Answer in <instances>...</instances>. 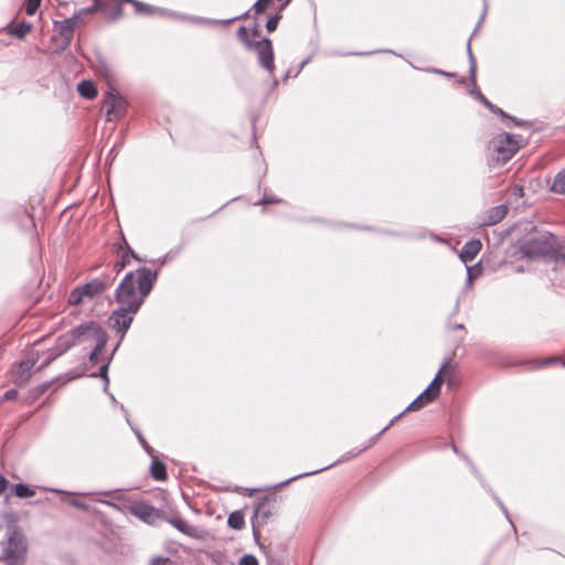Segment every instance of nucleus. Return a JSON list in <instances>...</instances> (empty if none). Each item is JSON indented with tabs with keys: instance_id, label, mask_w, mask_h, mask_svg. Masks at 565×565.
<instances>
[{
	"instance_id": "f257e3e1",
	"label": "nucleus",
	"mask_w": 565,
	"mask_h": 565,
	"mask_svg": "<svg viewBox=\"0 0 565 565\" xmlns=\"http://www.w3.org/2000/svg\"><path fill=\"white\" fill-rule=\"evenodd\" d=\"M158 278V271L140 267L125 275L118 285L115 298L119 303L109 317L110 324L120 335V341L130 328L134 316L140 309L146 297L152 290Z\"/></svg>"
},
{
	"instance_id": "f03ea898",
	"label": "nucleus",
	"mask_w": 565,
	"mask_h": 565,
	"mask_svg": "<svg viewBox=\"0 0 565 565\" xmlns=\"http://www.w3.org/2000/svg\"><path fill=\"white\" fill-rule=\"evenodd\" d=\"M2 554L0 562L4 565H25L29 552V541L22 529L14 520L6 527V536L1 542Z\"/></svg>"
},
{
	"instance_id": "7ed1b4c3",
	"label": "nucleus",
	"mask_w": 565,
	"mask_h": 565,
	"mask_svg": "<svg viewBox=\"0 0 565 565\" xmlns=\"http://www.w3.org/2000/svg\"><path fill=\"white\" fill-rule=\"evenodd\" d=\"M66 337L71 338V340L65 342L66 348L75 345L76 342H88L93 344V350L89 354V362L93 364H97L100 361V354L108 341L106 331L94 321L79 324L72 329L68 335L61 337L60 340L66 339Z\"/></svg>"
},
{
	"instance_id": "20e7f679",
	"label": "nucleus",
	"mask_w": 565,
	"mask_h": 565,
	"mask_svg": "<svg viewBox=\"0 0 565 565\" xmlns=\"http://www.w3.org/2000/svg\"><path fill=\"white\" fill-rule=\"evenodd\" d=\"M237 39L243 43L246 50L257 54L259 65L266 70L270 76L275 72V54L273 42L268 38L254 41L249 38V30L246 26H239L236 31Z\"/></svg>"
},
{
	"instance_id": "39448f33",
	"label": "nucleus",
	"mask_w": 565,
	"mask_h": 565,
	"mask_svg": "<svg viewBox=\"0 0 565 565\" xmlns=\"http://www.w3.org/2000/svg\"><path fill=\"white\" fill-rule=\"evenodd\" d=\"M115 282L114 275H100L86 284L76 286L67 297L70 306H79L104 294Z\"/></svg>"
},
{
	"instance_id": "423d86ee",
	"label": "nucleus",
	"mask_w": 565,
	"mask_h": 565,
	"mask_svg": "<svg viewBox=\"0 0 565 565\" xmlns=\"http://www.w3.org/2000/svg\"><path fill=\"white\" fill-rule=\"evenodd\" d=\"M278 512V498L276 493L267 494L260 498L254 505V514L252 518L253 534L257 539L259 536L258 527L266 524L271 516Z\"/></svg>"
},
{
	"instance_id": "0eeeda50",
	"label": "nucleus",
	"mask_w": 565,
	"mask_h": 565,
	"mask_svg": "<svg viewBox=\"0 0 565 565\" xmlns=\"http://www.w3.org/2000/svg\"><path fill=\"white\" fill-rule=\"evenodd\" d=\"M79 24V14H74L63 21L54 22V34L51 41L54 43L56 51L64 52L70 47L75 30Z\"/></svg>"
},
{
	"instance_id": "6e6552de",
	"label": "nucleus",
	"mask_w": 565,
	"mask_h": 565,
	"mask_svg": "<svg viewBox=\"0 0 565 565\" xmlns=\"http://www.w3.org/2000/svg\"><path fill=\"white\" fill-rule=\"evenodd\" d=\"M557 245L556 236L544 232L524 242L521 250L529 257L547 256L556 252Z\"/></svg>"
},
{
	"instance_id": "1a4fd4ad",
	"label": "nucleus",
	"mask_w": 565,
	"mask_h": 565,
	"mask_svg": "<svg viewBox=\"0 0 565 565\" xmlns=\"http://www.w3.org/2000/svg\"><path fill=\"white\" fill-rule=\"evenodd\" d=\"M519 150V143L510 134L498 136L491 146V160L498 164L508 162Z\"/></svg>"
},
{
	"instance_id": "9d476101",
	"label": "nucleus",
	"mask_w": 565,
	"mask_h": 565,
	"mask_svg": "<svg viewBox=\"0 0 565 565\" xmlns=\"http://www.w3.org/2000/svg\"><path fill=\"white\" fill-rule=\"evenodd\" d=\"M103 108L106 110V120L116 121L125 115L127 102L116 88L109 86L103 98Z\"/></svg>"
},
{
	"instance_id": "9b49d317",
	"label": "nucleus",
	"mask_w": 565,
	"mask_h": 565,
	"mask_svg": "<svg viewBox=\"0 0 565 565\" xmlns=\"http://www.w3.org/2000/svg\"><path fill=\"white\" fill-rule=\"evenodd\" d=\"M454 375L455 366L450 364L449 361H445L434 380L428 386H426V404L434 401L438 396L440 386L444 382H448L449 385L451 384Z\"/></svg>"
},
{
	"instance_id": "f8f14e48",
	"label": "nucleus",
	"mask_w": 565,
	"mask_h": 565,
	"mask_svg": "<svg viewBox=\"0 0 565 565\" xmlns=\"http://www.w3.org/2000/svg\"><path fill=\"white\" fill-rule=\"evenodd\" d=\"M130 512L132 515L139 518L140 520L149 523L154 524L158 520L163 519L164 512H162L159 509H156L154 507L143 502L138 501L131 504Z\"/></svg>"
},
{
	"instance_id": "ddd939ff",
	"label": "nucleus",
	"mask_w": 565,
	"mask_h": 565,
	"mask_svg": "<svg viewBox=\"0 0 565 565\" xmlns=\"http://www.w3.org/2000/svg\"><path fill=\"white\" fill-rule=\"evenodd\" d=\"M113 248L114 252L119 256L118 260L124 262L125 266H128L130 264L131 258L139 263L145 262V259L141 258L137 253H135L134 249L129 246L122 232H120V242L115 243L113 245Z\"/></svg>"
},
{
	"instance_id": "4468645a",
	"label": "nucleus",
	"mask_w": 565,
	"mask_h": 565,
	"mask_svg": "<svg viewBox=\"0 0 565 565\" xmlns=\"http://www.w3.org/2000/svg\"><path fill=\"white\" fill-rule=\"evenodd\" d=\"M163 520L171 524L173 527H175L179 532L188 535L189 537L198 539L200 536L199 531L195 526L190 525L185 520L178 515L169 518L163 515Z\"/></svg>"
},
{
	"instance_id": "2eb2a0df",
	"label": "nucleus",
	"mask_w": 565,
	"mask_h": 565,
	"mask_svg": "<svg viewBox=\"0 0 565 565\" xmlns=\"http://www.w3.org/2000/svg\"><path fill=\"white\" fill-rule=\"evenodd\" d=\"M34 361H22L19 363L15 372L13 373V382L17 385H25L32 376V367L34 366Z\"/></svg>"
},
{
	"instance_id": "dca6fc26",
	"label": "nucleus",
	"mask_w": 565,
	"mask_h": 565,
	"mask_svg": "<svg viewBox=\"0 0 565 565\" xmlns=\"http://www.w3.org/2000/svg\"><path fill=\"white\" fill-rule=\"evenodd\" d=\"M507 213H508V207L504 204L492 206L486 212L483 220H482V225H484V226L495 225L504 218Z\"/></svg>"
},
{
	"instance_id": "f3484780",
	"label": "nucleus",
	"mask_w": 565,
	"mask_h": 565,
	"mask_svg": "<svg viewBox=\"0 0 565 565\" xmlns=\"http://www.w3.org/2000/svg\"><path fill=\"white\" fill-rule=\"evenodd\" d=\"M481 247L482 244L479 239H470L462 246L459 253V258L465 264H468L476 258V256L480 253Z\"/></svg>"
},
{
	"instance_id": "a211bd4d",
	"label": "nucleus",
	"mask_w": 565,
	"mask_h": 565,
	"mask_svg": "<svg viewBox=\"0 0 565 565\" xmlns=\"http://www.w3.org/2000/svg\"><path fill=\"white\" fill-rule=\"evenodd\" d=\"M423 407H424V392H422L402 413L394 416L391 419L390 424L387 426H385L381 433H384L385 430H387L394 423H396L407 412L419 411Z\"/></svg>"
},
{
	"instance_id": "6ab92c4d",
	"label": "nucleus",
	"mask_w": 565,
	"mask_h": 565,
	"mask_svg": "<svg viewBox=\"0 0 565 565\" xmlns=\"http://www.w3.org/2000/svg\"><path fill=\"white\" fill-rule=\"evenodd\" d=\"M150 476L156 481H166L168 479L167 467L158 458H152L150 466Z\"/></svg>"
},
{
	"instance_id": "aec40b11",
	"label": "nucleus",
	"mask_w": 565,
	"mask_h": 565,
	"mask_svg": "<svg viewBox=\"0 0 565 565\" xmlns=\"http://www.w3.org/2000/svg\"><path fill=\"white\" fill-rule=\"evenodd\" d=\"M375 440H371L369 444L364 445L362 448H359V449H353L349 452H347L341 459H339L338 461H335L334 463H331L324 468H321V469H318V470H315L312 472H309V475H313V473H317V472H320V471H323L337 463H340V462H344V461H348L350 459H353L355 457H358L360 454H362L363 451H365L366 449H369L373 444H374ZM308 476V473H306Z\"/></svg>"
},
{
	"instance_id": "412c9836",
	"label": "nucleus",
	"mask_w": 565,
	"mask_h": 565,
	"mask_svg": "<svg viewBox=\"0 0 565 565\" xmlns=\"http://www.w3.org/2000/svg\"><path fill=\"white\" fill-rule=\"evenodd\" d=\"M78 94L86 99H94L97 96V89L92 81H82L77 85Z\"/></svg>"
},
{
	"instance_id": "4be33fe9",
	"label": "nucleus",
	"mask_w": 565,
	"mask_h": 565,
	"mask_svg": "<svg viewBox=\"0 0 565 565\" xmlns=\"http://www.w3.org/2000/svg\"><path fill=\"white\" fill-rule=\"evenodd\" d=\"M121 3H122L121 1L120 2L110 1V2L104 3V11H105L106 15L111 21H115L122 15L124 11H122Z\"/></svg>"
},
{
	"instance_id": "5701e85b",
	"label": "nucleus",
	"mask_w": 565,
	"mask_h": 565,
	"mask_svg": "<svg viewBox=\"0 0 565 565\" xmlns=\"http://www.w3.org/2000/svg\"><path fill=\"white\" fill-rule=\"evenodd\" d=\"M50 385H51L50 382H44L42 384H39V385L32 387L28 392L25 402L29 404L35 402L41 395H43L49 390Z\"/></svg>"
},
{
	"instance_id": "b1692460",
	"label": "nucleus",
	"mask_w": 565,
	"mask_h": 565,
	"mask_svg": "<svg viewBox=\"0 0 565 565\" xmlns=\"http://www.w3.org/2000/svg\"><path fill=\"white\" fill-rule=\"evenodd\" d=\"M227 524L231 529L242 530L245 525L244 514L242 511H233L227 518Z\"/></svg>"
},
{
	"instance_id": "393cba45",
	"label": "nucleus",
	"mask_w": 565,
	"mask_h": 565,
	"mask_svg": "<svg viewBox=\"0 0 565 565\" xmlns=\"http://www.w3.org/2000/svg\"><path fill=\"white\" fill-rule=\"evenodd\" d=\"M12 492L18 498H31L35 494V490L24 483H17L12 487Z\"/></svg>"
},
{
	"instance_id": "a878e982",
	"label": "nucleus",
	"mask_w": 565,
	"mask_h": 565,
	"mask_svg": "<svg viewBox=\"0 0 565 565\" xmlns=\"http://www.w3.org/2000/svg\"><path fill=\"white\" fill-rule=\"evenodd\" d=\"M551 190L554 193L565 194V168L555 175Z\"/></svg>"
},
{
	"instance_id": "bb28decb",
	"label": "nucleus",
	"mask_w": 565,
	"mask_h": 565,
	"mask_svg": "<svg viewBox=\"0 0 565 565\" xmlns=\"http://www.w3.org/2000/svg\"><path fill=\"white\" fill-rule=\"evenodd\" d=\"M467 52H468V58H469V77L473 84H476V73H477V62L476 57L471 50V38L468 40L467 43Z\"/></svg>"
},
{
	"instance_id": "cd10ccee",
	"label": "nucleus",
	"mask_w": 565,
	"mask_h": 565,
	"mask_svg": "<svg viewBox=\"0 0 565 565\" xmlns=\"http://www.w3.org/2000/svg\"><path fill=\"white\" fill-rule=\"evenodd\" d=\"M121 2L130 3L135 8V12L138 14H152L154 12L152 7L138 0H121Z\"/></svg>"
},
{
	"instance_id": "c85d7f7f",
	"label": "nucleus",
	"mask_w": 565,
	"mask_h": 565,
	"mask_svg": "<svg viewBox=\"0 0 565 565\" xmlns=\"http://www.w3.org/2000/svg\"><path fill=\"white\" fill-rule=\"evenodd\" d=\"M31 30L32 24L30 22L22 21L15 25L11 33L19 39H23Z\"/></svg>"
},
{
	"instance_id": "c756f323",
	"label": "nucleus",
	"mask_w": 565,
	"mask_h": 565,
	"mask_svg": "<svg viewBox=\"0 0 565 565\" xmlns=\"http://www.w3.org/2000/svg\"><path fill=\"white\" fill-rule=\"evenodd\" d=\"M476 95L477 97L483 103V105L489 108L491 111H493L494 114H498L500 115L501 117H507V118H510V116H508L501 108H498L497 106H494L492 103H490L482 94L481 92L477 90L476 92Z\"/></svg>"
},
{
	"instance_id": "7c9ffc66",
	"label": "nucleus",
	"mask_w": 565,
	"mask_h": 565,
	"mask_svg": "<svg viewBox=\"0 0 565 565\" xmlns=\"http://www.w3.org/2000/svg\"><path fill=\"white\" fill-rule=\"evenodd\" d=\"M99 10H104L103 0H94V3L90 7L82 9L77 14H79V17L82 14H93Z\"/></svg>"
},
{
	"instance_id": "2f4dec72",
	"label": "nucleus",
	"mask_w": 565,
	"mask_h": 565,
	"mask_svg": "<svg viewBox=\"0 0 565 565\" xmlns=\"http://www.w3.org/2000/svg\"><path fill=\"white\" fill-rule=\"evenodd\" d=\"M41 1L42 0H26L25 2V13L28 15H33L35 14V12L38 11V9L40 8L41 6Z\"/></svg>"
},
{
	"instance_id": "473e14b6",
	"label": "nucleus",
	"mask_w": 565,
	"mask_h": 565,
	"mask_svg": "<svg viewBox=\"0 0 565 565\" xmlns=\"http://www.w3.org/2000/svg\"><path fill=\"white\" fill-rule=\"evenodd\" d=\"M280 19H281L280 13H276L275 15H271L266 22L267 31L274 32L277 29Z\"/></svg>"
},
{
	"instance_id": "72a5a7b5",
	"label": "nucleus",
	"mask_w": 565,
	"mask_h": 565,
	"mask_svg": "<svg viewBox=\"0 0 565 565\" xmlns=\"http://www.w3.org/2000/svg\"><path fill=\"white\" fill-rule=\"evenodd\" d=\"M271 1L273 0H257L252 7V10H254L256 14H260L265 12Z\"/></svg>"
},
{
	"instance_id": "f704fd0d",
	"label": "nucleus",
	"mask_w": 565,
	"mask_h": 565,
	"mask_svg": "<svg viewBox=\"0 0 565 565\" xmlns=\"http://www.w3.org/2000/svg\"><path fill=\"white\" fill-rule=\"evenodd\" d=\"M125 268H126L125 263L117 260V262L114 263L110 273H104L103 275H114L115 278H116L117 275L119 273H121Z\"/></svg>"
},
{
	"instance_id": "c9c22d12",
	"label": "nucleus",
	"mask_w": 565,
	"mask_h": 565,
	"mask_svg": "<svg viewBox=\"0 0 565 565\" xmlns=\"http://www.w3.org/2000/svg\"><path fill=\"white\" fill-rule=\"evenodd\" d=\"M239 565H258V561L254 555L246 554L241 558Z\"/></svg>"
},
{
	"instance_id": "e433bc0d",
	"label": "nucleus",
	"mask_w": 565,
	"mask_h": 565,
	"mask_svg": "<svg viewBox=\"0 0 565 565\" xmlns=\"http://www.w3.org/2000/svg\"><path fill=\"white\" fill-rule=\"evenodd\" d=\"M17 396H18V391L15 388H10V390L4 392V394L0 398V402L15 399Z\"/></svg>"
},
{
	"instance_id": "4c0bfd02",
	"label": "nucleus",
	"mask_w": 565,
	"mask_h": 565,
	"mask_svg": "<svg viewBox=\"0 0 565 565\" xmlns=\"http://www.w3.org/2000/svg\"><path fill=\"white\" fill-rule=\"evenodd\" d=\"M556 362H562V365L565 366V360H561L559 358H550V359L542 360V361L537 362V366H546V365H550V364L556 363Z\"/></svg>"
},
{
	"instance_id": "58836bf2",
	"label": "nucleus",
	"mask_w": 565,
	"mask_h": 565,
	"mask_svg": "<svg viewBox=\"0 0 565 565\" xmlns=\"http://www.w3.org/2000/svg\"><path fill=\"white\" fill-rule=\"evenodd\" d=\"M170 559L168 557L157 556L151 559L150 565H168Z\"/></svg>"
},
{
	"instance_id": "ea45409f",
	"label": "nucleus",
	"mask_w": 565,
	"mask_h": 565,
	"mask_svg": "<svg viewBox=\"0 0 565 565\" xmlns=\"http://www.w3.org/2000/svg\"><path fill=\"white\" fill-rule=\"evenodd\" d=\"M107 371H108V363L102 364V366L99 367L98 375L100 377H103L106 382H108Z\"/></svg>"
},
{
	"instance_id": "a19ab883",
	"label": "nucleus",
	"mask_w": 565,
	"mask_h": 565,
	"mask_svg": "<svg viewBox=\"0 0 565 565\" xmlns=\"http://www.w3.org/2000/svg\"><path fill=\"white\" fill-rule=\"evenodd\" d=\"M235 18L226 19V20H214L212 23L215 25H228L233 22H235Z\"/></svg>"
},
{
	"instance_id": "79ce46f5",
	"label": "nucleus",
	"mask_w": 565,
	"mask_h": 565,
	"mask_svg": "<svg viewBox=\"0 0 565 565\" xmlns=\"http://www.w3.org/2000/svg\"><path fill=\"white\" fill-rule=\"evenodd\" d=\"M9 481L4 476L0 475V494H2L8 488Z\"/></svg>"
},
{
	"instance_id": "37998d69",
	"label": "nucleus",
	"mask_w": 565,
	"mask_h": 565,
	"mask_svg": "<svg viewBox=\"0 0 565 565\" xmlns=\"http://www.w3.org/2000/svg\"><path fill=\"white\" fill-rule=\"evenodd\" d=\"M249 33H250L253 36H255V38L259 36V35H260V26H259V24H258V23H255V24L252 26V29L249 30Z\"/></svg>"
},
{
	"instance_id": "c03bdc74",
	"label": "nucleus",
	"mask_w": 565,
	"mask_h": 565,
	"mask_svg": "<svg viewBox=\"0 0 565 565\" xmlns=\"http://www.w3.org/2000/svg\"><path fill=\"white\" fill-rule=\"evenodd\" d=\"M480 270L476 267L468 268V279L475 278L477 275H479Z\"/></svg>"
},
{
	"instance_id": "a18cd8bd",
	"label": "nucleus",
	"mask_w": 565,
	"mask_h": 565,
	"mask_svg": "<svg viewBox=\"0 0 565 565\" xmlns=\"http://www.w3.org/2000/svg\"><path fill=\"white\" fill-rule=\"evenodd\" d=\"M277 202H279V200L274 199V198H266V196H265V198H263V199L260 200V202H259V203H262V204H269V203H277Z\"/></svg>"
},
{
	"instance_id": "49530a36",
	"label": "nucleus",
	"mask_w": 565,
	"mask_h": 565,
	"mask_svg": "<svg viewBox=\"0 0 565 565\" xmlns=\"http://www.w3.org/2000/svg\"><path fill=\"white\" fill-rule=\"evenodd\" d=\"M249 12H250V10L242 13L241 15L234 17V18L236 19V21L245 20V19H247L249 17Z\"/></svg>"
},
{
	"instance_id": "de8ad7c7",
	"label": "nucleus",
	"mask_w": 565,
	"mask_h": 565,
	"mask_svg": "<svg viewBox=\"0 0 565 565\" xmlns=\"http://www.w3.org/2000/svg\"><path fill=\"white\" fill-rule=\"evenodd\" d=\"M513 194H516V195H522L523 194V188L520 186V185H515L513 188Z\"/></svg>"
},
{
	"instance_id": "09e8293b",
	"label": "nucleus",
	"mask_w": 565,
	"mask_h": 565,
	"mask_svg": "<svg viewBox=\"0 0 565 565\" xmlns=\"http://www.w3.org/2000/svg\"><path fill=\"white\" fill-rule=\"evenodd\" d=\"M140 441L142 443L143 448L146 449V451H147L148 454H151L152 448H151V447L146 443V440H145V439H142V438H140Z\"/></svg>"
},
{
	"instance_id": "8fccbe9b",
	"label": "nucleus",
	"mask_w": 565,
	"mask_h": 565,
	"mask_svg": "<svg viewBox=\"0 0 565 565\" xmlns=\"http://www.w3.org/2000/svg\"><path fill=\"white\" fill-rule=\"evenodd\" d=\"M427 72H433V73H439V74H444V75H447V76H454V74H450V73H446V72H443V71H438V70H426Z\"/></svg>"
},
{
	"instance_id": "3c124183",
	"label": "nucleus",
	"mask_w": 565,
	"mask_h": 565,
	"mask_svg": "<svg viewBox=\"0 0 565 565\" xmlns=\"http://www.w3.org/2000/svg\"><path fill=\"white\" fill-rule=\"evenodd\" d=\"M291 1H292V0H285V2L280 4L279 10H280V11H281V10H284V9H285V8H286V7L291 2Z\"/></svg>"
},
{
	"instance_id": "603ef678",
	"label": "nucleus",
	"mask_w": 565,
	"mask_h": 565,
	"mask_svg": "<svg viewBox=\"0 0 565 565\" xmlns=\"http://www.w3.org/2000/svg\"><path fill=\"white\" fill-rule=\"evenodd\" d=\"M106 78H107V82L109 83L110 81H113V74L110 73V71H108L106 68Z\"/></svg>"
},
{
	"instance_id": "864d4df0",
	"label": "nucleus",
	"mask_w": 565,
	"mask_h": 565,
	"mask_svg": "<svg viewBox=\"0 0 565 565\" xmlns=\"http://www.w3.org/2000/svg\"><path fill=\"white\" fill-rule=\"evenodd\" d=\"M498 503L500 504L502 511L508 515V510L507 508L503 505V503L498 499Z\"/></svg>"
},
{
	"instance_id": "5fc2aeb1",
	"label": "nucleus",
	"mask_w": 565,
	"mask_h": 565,
	"mask_svg": "<svg viewBox=\"0 0 565 565\" xmlns=\"http://www.w3.org/2000/svg\"><path fill=\"white\" fill-rule=\"evenodd\" d=\"M246 491L248 492V495H252L253 492H256L257 490L256 489H246Z\"/></svg>"
},
{
	"instance_id": "6e6d98bb",
	"label": "nucleus",
	"mask_w": 565,
	"mask_h": 565,
	"mask_svg": "<svg viewBox=\"0 0 565 565\" xmlns=\"http://www.w3.org/2000/svg\"><path fill=\"white\" fill-rule=\"evenodd\" d=\"M308 62V60H305L303 62H301V65H300V68L303 67V65Z\"/></svg>"
},
{
	"instance_id": "4d7b16f0",
	"label": "nucleus",
	"mask_w": 565,
	"mask_h": 565,
	"mask_svg": "<svg viewBox=\"0 0 565 565\" xmlns=\"http://www.w3.org/2000/svg\"><path fill=\"white\" fill-rule=\"evenodd\" d=\"M455 328H456V329H462V328H463V326H462V324H457Z\"/></svg>"
}]
</instances>
